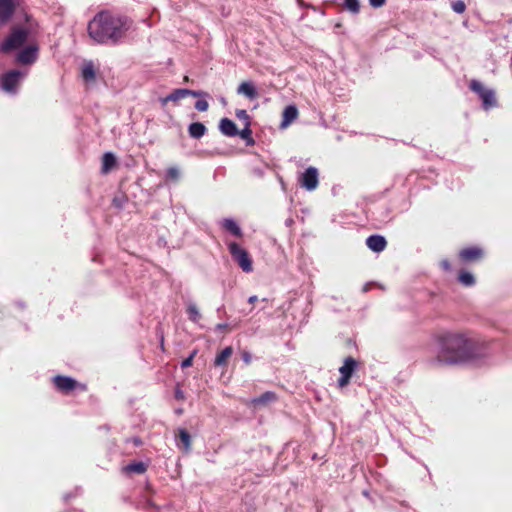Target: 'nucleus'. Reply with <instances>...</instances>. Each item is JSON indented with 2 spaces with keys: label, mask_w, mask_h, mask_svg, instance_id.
I'll list each match as a JSON object with an SVG mask.
<instances>
[{
  "label": "nucleus",
  "mask_w": 512,
  "mask_h": 512,
  "mask_svg": "<svg viewBox=\"0 0 512 512\" xmlns=\"http://www.w3.org/2000/svg\"><path fill=\"white\" fill-rule=\"evenodd\" d=\"M434 342L437 352L431 363L437 366L463 365L487 354L486 342L465 331H440L434 335Z\"/></svg>",
  "instance_id": "f257e3e1"
},
{
  "label": "nucleus",
  "mask_w": 512,
  "mask_h": 512,
  "mask_svg": "<svg viewBox=\"0 0 512 512\" xmlns=\"http://www.w3.org/2000/svg\"><path fill=\"white\" fill-rule=\"evenodd\" d=\"M131 23L126 16L113 14L106 10L101 11L88 23V35L99 44L108 42L115 44L126 35Z\"/></svg>",
  "instance_id": "f03ea898"
},
{
  "label": "nucleus",
  "mask_w": 512,
  "mask_h": 512,
  "mask_svg": "<svg viewBox=\"0 0 512 512\" xmlns=\"http://www.w3.org/2000/svg\"><path fill=\"white\" fill-rule=\"evenodd\" d=\"M28 38V30L26 28L14 26L10 34L0 44V51L9 53L13 50L20 48Z\"/></svg>",
  "instance_id": "7ed1b4c3"
},
{
  "label": "nucleus",
  "mask_w": 512,
  "mask_h": 512,
  "mask_svg": "<svg viewBox=\"0 0 512 512\" xmlns=\"http://www.w3.org/2000/svg\"><path fill=\"white\" fill-rule=\"evenodd\" d=\"M469 88L471 91L479 95L485 110H488L497 105L495 92L491 89H486L478 80H471L469 83Z\"/></svg>",
  "instance_id": "20e7f679"
},
{
  "label": "nucleus",
  "mask_w": 512,
  "mask_h": 512,
  "mask_svg": "<svg viewBox=\"0 0 512 512\" xmlns=\"http://www.w3.org/2000/svg\"><path fill=\"white\" fill-rule=\"evenodd\" d=\"M229 252L235 262L240 266L244 272H251L253 270L252 259L249 253L240 247L237 243L231 242L228 245Z\"/></svg>",
  "instance_id": "39448f33"
},
{
  "label": "nucleus",
  "mask_w": 512,
  "mask_h": 512,
  "mask_svg": "<svg viewBox=\"0 0 512 512\" xmlns=\"http://www.w3.org/2000/svg\"><path fill=\"white\" fill-rule=\"evenodd\" d=\"M23 74L19 70H10L0 75V88L10 94H15Z\"/></svg>",
  "instance_id": "423d86ee"
},
{
  "label": "nucleus",
  "mask_w": 512,
  "mask_h": 512,
  "mask_svg": "<svg viewBox=\"0 0 512 512\" xmlns=\"http://www.w3.org/2000/svg\"><path fill=\"white\" fill-rule=\"evenodd\" d=\"M53 383L55 387L62 393L68 394L75 389H80L81 391H86V384L78 383L71 377L57 375L53 378Z\"/></svg>",
  "instance_id": "0eeeda50"
},
{
  "label": "nucleus",
  "mask_w": 512,
  "mask_h": 512,
  "mask_svg": "<svg viewBox=\"0 0 512 512\" xmlns=\"http://www.w3.org/2000/svg\"><path fill=\"white\" fill-rule=\"evenodd\" d=\"M484 257L485 251L479 246H468L458 252V259L462 264L476 263Z\"/></svg>",
  "instance_id": "6e6552de"
},
{
  "label": "nucleus",
  "mask_w": 512,
  "mask_h": 512,
  "mask_svg": "<svg viewBox=\"0 0 512 512\" xmlns=\"http://www.w3.org/2000/svg\"><path fill=\"white\" fill-rule=\"evenodd\" d=\"M356 367L357 361L353 357H347L344 360V364L339 368L341 377L338 380V386L340 388H343L349 384Z\"/></svg>",
  "instance_id": "1a4fd4ad"
},
{
  "label": "nucleus",
  "mask_w": 512,
  "mask_h": 512,
  "mask_svg": "<svg viewBox=\"0 0 512 512\" xmlns=\"http://www.w3.org/2000/svg\"><path fill=\"white\" fill-rule=\"evenodd\" d=\"M300 185L308 191L318 187V170L315 167H308L299 179Z\"/></svg>",
  "instance_id": "9d476101"
},
{
  "label": "nucleus",
  "mask_w": 512,
  "mask_h": 512,
  "mask_svg": "<svg viewBox=\"0 0 512 512\" xmlns=\"http://www.w3.org/2000/svg\"><path fill=\"white\" fill-rule=\"evenodd\" d=\"M14 0H0V23L6 24L15 12Z\"/></svg>",
  "instance_id": "9b49d317"
},
{
  "label": "nucleus",
  "mask_w": 512,
  "mask_h": 512,
  "mask_svg": "<svg viewBox=\"0 0 512 512\" xmlns=\"http://www.w3.org/2000/svg\"><path fill=\"white\" fill-rule=\"evenodd\" d=\"M277 400L276 393L272 391H267L261 394L259 397L251 399L249 402H247L248 406L257 408L261 406H266L269 403L275 402Z\"/></svg>",
  "instance_id": "f8f14e48"
},
{
  "label": "nucleus",
  "mask_w": 512,
  "mask_h": 512,
  "mask_svg": "<svg viewBox=\"0 0 512 512\" xmlns=\"http://www.w3.org/2000/svg\"><path fill=\"white\" fill-rule=\"evenodd\" d=\"M367 247L373 252H382L387 246L386 239L381 235H371L366 239Z\"/></svg>",
  "instance_id": "ddd939ff"
},
{
  "label": "nucleus",
  "mask_w": 512,
  "mask_h": 512,
  "mask_svg": "<svg viewBox=\"0 0 512 512\" xmlns=\"http://www.w3.org/2000/svg\"><path fill=\"white\" fill-rule=\"evenodd\" d=\"M219 130L221 133L228 137L237 136L239 130L237 129L236 124L230 120L229 118H222L219 123Z\"/></svg>",
  "instance_id": "4468645a"
},
{
  "label": "nucleus",
  "mask_w": 512,
  "mask_h": 512,
  "mask_svg": "<svg viewBox=\"0 0 512 512\" xmlns=\"http://www.w3.org/2000/svg\"><path fill=\"white\" fill-rule=\"evenodd\" d=\"M36 52L35 47H26L18 53L17 61L21 64H31L36 60Z\"/></svg>",
  "instance_id": "2eb2a0df"
},
{
  "label": "nucleus",
  "mask_w": 512,
  "mask_h": 512,
  "mask_svg": "<svg viewBox=\"0 0 512 512\" xmlns=\"http://www.w3.org/2000/svg\"><path fill=\"white\" fill-rule=\"evenodd\" d=\"M232 354H233L232 346H227L222 351L217 353V355L214 359V366L226 368L228 366V361L231 358Z\"/></svg>",
  "instance_id": "dca6fc26"
},
{
  "label": "nucleus",
  "mask_w": 512,
  "mask_h": 512,
  "mask_svg": "<svg viewBox=\"0 0 512 512\" xmlns=\"http://www.w3.org/2000/svg\"><path fill=\"white\" fill-rule=\"evenodd\" d=\"M178 443L177 446L183 450L185 453L189 452L191 449L192 439L191 435L186 429H179L178 434Z\"/></svg>",
  "instance_id": "f3484780"
},
{
  "label": "nucleus",
  "mask_w": 512,
  "mask_h": 512,
  "mask_svg": "<svg viewBox=\"0 0 512 512\" xmlns=\"http://www.w3.org/2000/svg\"><path fill=\"white\" fill-rule=\"evenodd\" d=\"M298 117V109L294 105L287 106L282 114L281 127L289 126Z\"/></svg>",
  "instance_id": "a211bd4d"
},
{
  "label": "nucleus",
  "mask_w": 512,
  "mask_h": 512,
  "mask_svg": "<svg viewBox=\"0 0 512 512\" xmlns=\"http://www.w3.org/2000/svg\"><path fill=\"white\" fill-rule=\"evenodd\" d=\"M207 132L206 126L201 122H193L188 127V133L190 137L200 139Z\"/></svg>",
  "instance_id": "6ab92c4d"
},
{
  "label": "nucleus",
  "mask_w": 512,
  "mask_h": 512,
  "mask_svg": "<svg viewBox=\"0 0 512 512\" xmlns=\"http://www.w3.org/2000/svg\"><path fill=\"white\" fill-rule=\"evenodd\" d=\"M237 92L247 96L249 99H255L257 97V91L251 82H242Z\"/></svg>",
  "instance_id": "aec40b11"
},
{
  "label": "nucleus",
  "mask_w": 512,
  "mask_h": 512,
  "mask_svg": "<svg viewBox=\"0 0 512 512\" xmlns=\"http://www.w3.org/2000/svg\"><path fill=\"white\" fill-rule=\"evenodd\" d=\"M82 78L86 82H93L96 78L95 68L91 61L85 62L81 71Z\"/></svg>",
  "instance_id": "412c9836"
},
{
  "label": "nucleus",
  "mask_w": 512,
  "mask_h": 512,
  "mask_svg": "<svg viewBox=\"0 0 512 512\" xmlns=\"http://www.w3.org/2000/svg\"><path fill=\"white\" fill-rule=\"evenodd\" d=\"M457 280L461 285H463L465 287H471L476 283V280H475V277L473 276V274H471L470 272H468L466 270L459 271Z\"/></svg>",
  "instance_id": "4be33fe9"
},
{
  "label": "nucleus",
  "mask_w": 512,
  "mask_h": 512,
  "mask_svg": "<svg viewBox=\"0 0 512 512\" xmlns=\"http://www.w3.org/2000/svg\"><path fill=\"white\" fill-rule=\"evenodd\" d=\"M222 227L236 237H242V231L238 224L232 219H224Z\"/></svg>",
  "instance_id": "5701e85b"
},
{
  "label": "nucleus",
  "mask_w": 512,
  "mask_h": 512,
  "mask_svg": "<svg viewBox=\"0 0 512 512\" xmlns=\"http://www.w3.org/2000/svg\"><path fill=\"white\" fill-rule=\"evenodd\" d=\"M115 166H116L115 156L110 152L105 153L102 157V168H101L102 172L108 173Z\"/></svg>",
  "instance_id": "b1692460"
},
{
  "label": "nucleus",
  "mask_w": 512,
  "mask_h": 512,
  "mask_svg": "<svg viewBox=\"0 0 512 512\" xmlns=\"http://www.w3.org/2000/svg\"><path fill=\"white\" fill-rule=\"evenodd\" d=\"M238 135L246 141V144L248 146H253L255 144V141L252 137V130L250 128V121H247L245 124V127L239 131Z\"/></svg>",
  "instance_id": "393cba45"
},
{
  "label": "nucleus",
  "mask_w": 512,
  "mask_h": 512,
  "mask_svg": "<svg viewBox=\"0 0 512 512\" xmlns=\"http://www.w3.org/2000/svg\"><path fill=\"white\" fill-rule=\"evenodd\" d=\"M147 470V465L143 462H132L125 467V471L128 473L143 474Z\"/></svg>",
  "instance_id": "a878e982"
},
{
  "label": "nucleus",
  "mask_w": 512,
  "mask_h": 512,
  "mask_svg": "<svg viewBox=\"0 0 512 512\" xmlns=\"http://www.w3.org/2000/svg\"><path fill=\"white\" fill-rule=\"evenodd\" d=\"M187 314L191 321L197 322L201 318L198 308L195 304H189L187 307Z\"/></svg>",
  "instance_id": "bb28decb"
},
{
  "label": "nucleus",
  "mask_w": 512,
  "mask_h": 512,
  "mask_svg": "<svg viewBox=\"0 0 512 512\" xmlns=\"http://www.w3.org/2000/svg\"><path fill=\"white\" fill-rule=\"evenodd\" d=\"M185 97H187V89H175L168 95L171 102H176Z\"/></svg>",
  "instance_id": "cd10ccee"
},
{
  "label": "nucleus",
  "mask_w": 512,
  "mask_h": 512,
  "mask_svg": "<svg viewBox=\"0 0 512 512\" xmlns=\"http://www.w3.org/2000/svg\"><path fill=\"white\" fill-rule=\"evenodd\" d=\"M345 8L353 14H358L360 11V4L358 0H345Z\"/></svg>",
  "instance_id": "c85d7f7f"
},
{
  "label": "nucleus",
  "mask_w": 512,
  "mask_h": 512,
  "mask_svg": "<svg viewBox=\"0 0 512 512\" xmlns=\"http://www.w3.org/2000/svg\"><path fill=\"white\" fill-rule=\"evenodd\" d=\"M166 176L168 179L177 181L180 176V172L176 167H169L166 172Z\"/></svg>",
  "instance_id": "c756f323"
},
{
  "label": "nucleus",
  "mask_w": 512,
  "mask_h": 512,
  "mask_svg": "<svg viewBox=\"0 0 512 512\" xmlns=\"http://www.w3.org/2000/svg\"><path fill=\"white\" fill-rule=\"evenodd\" d=\"M452 9L456 12V13H464L465 10H466V5L464 3V1L462 0H457V1H454L452 3Z\"/></svg>",
  "instance_id": "7c9ffc66"
},
{
  "label": "nucleus",
  "mask_w": 512,
  "mask_h": 512,
  "mask_svg": "<svg viewBox=\"0 0 512 512\" xmlns=\"http://www.w3.org/2000/svg\"><path fill=\"white\" fill-rule=\"evenodd\" d=\"M195 108L200 112H205L208 110L209 104L206 100H198L195 103Z\"/></svg>",
  "instance_id": "2f4dec72"
},
{
  "label": "nucleus",
  "mask_w": 512,
  "mask_h": 512,
  "mask_svg": "<svg viewBox=\"0 0 512 512\" xmlns=\"http://www.w3.org/2000/svg\"><path fill=\"white\" fill-rule=\"evenodd\" d=\"M174 397L178 401H184L185 400V394L184 391L181 389L180 385L177 384L174 390Z\"/></svg>",
  "instance_id": "473e14b6"
},
{
  "label": "nucleus",
  "mask_w": 512,
  "mask_h": 512,
  "mask_svg": "<svg viewBox=\"0 0 512 512\" xmlns=\"http://www.w3.org/2000/svg\"><path fill=\"white\" fill-rule=\"evenodd\" d=\"M195 355H196V351H193L192 354L188 358H186L182 361L181 367L183 369H185V368L192 366L193 358L195 357Z\"/></svg>",
  "instance_id": "72a5a7b5"
},
{
  "label": "nucleus",
  "mask_w": 512,
  "mask_h": 512,
  "mask_svg": "<svg viewBox=\"0 0 512 512\" xmlns=\"http://www.w3.org/2000/svg\"><path fill=\"white\" fill-rule=\"evenodd\" d=\"M236 116L238 119L243 120L245 124L247 123V121H250V117L246 110H237Z\"/></svg>",
  "instance_id": "f704fd0d"
},
{
  "label": "nucleus",
  "mask_w": 512,
  "mask_h": 512,
  "mask_svg": "<svg viewBox=\"0 0 512 512\" xmlns=\"http://www.w3.org/2000/svg\"><path fill=\"white\" fill-rule=\"evenodd\" d=\"M439 266L442 270H444L445 272H450L452 270V266H451V263L448 259H442L440 262H439Z\"/></svg>",
  "instance_id": "c9c22d12"
},
{
  "label": "nucleus",
  "mask_w": 512,
  "mask_h": 512,
  "mask_svg": "<svg viewBox=\"0 0 512 512\" xmlns=\"http://www.w3.org/2000/svg\"><path fill=\"white\" fill-rule=\"evenodd\" d=\"M369 3L372 7L379 8L386 3V0H369Z\"/></svg>",
  "instance_id": "e433bc0d"
},
{
  "label": "nucleus",
  "mask_w": 512,
  "mask_h": 512,
  "mask_svg": "<svg viewBox=\"0 0 512 512\" xmlns=\"http://www.w3.org/2000/svg\"><path fill=\"white\" fill-rule=\"evenodd\" d=\"M242 359L245 362V364L249 365L252 361L251 354L248 351L242 352Z\"/></svg>",
  "instance_id": "4c0bfd02"
},
{
  "label": "nucleus",
  "mask_w": 512,
  "mask_h": 512,
  "mask_svg": "<svg viewBox=\"0 0 512 512\" xmlns=\"http://www.w3.org/2000/svg\"><path fill=\"white\" fill-rule=\"evenodd\" d=\"M202 95H206V94L202 91H194V90L187 89V96L200 97Z\"/></svg>",
  "instance_id": "58836bf2"
},
{
  "label": "nucleus",
  "mask_w": 512,
  "mask_h": 512,
  "mask_svg": "<svg viewBox=\"0 0 512 512\" xmlns=\"http://www.w3.org/2000/svg\"><path fill=\"white\" fill-rule=\"evenodd\" d=\"M216 329L217 330H229V327L225 323H220V324H217Z\"/></svg>",
  "instance_id": "ea45409f"
},
{
  "label": "nucleus",
  "mask_w": 512,
  "mask_h": 512,
  "mask_svg": "<svg viewBox=\"0 0 512 512\" xmlns=\"http://www.w3.org/2000/svg\"><path fill=\"white\" fill-rule=\"evenodd\" d=\"M160 102L162 106H165L168 102H170V99H168V95L166 97L160 98Z\"/></svg>",
  "instance_id": "a19ab883"
},
{
  "label": "nucleus",
  "mask_w": 512,
  "mask_h": 512,
  "mask_svg": "<svg viewBox=\"0 0 512 512\" xmlns=\"http://www.w3.org/2000/svg\"><path fill=\"white\" fill-rule=\"evenodd\" d=\"M257 300H258V297H257V296H255V295H253V296H250V297H249L248 302H249L250 304H254L255 302H257Z\"/></svg>",
  "instance_id": "79ce46f5"
},
{
  "label": "nucleus",
  "mask_w": 512,
  "mask_h": 512,
  "mask_svg": "<svg viewBox=\"0 0 512 512\" xmlns=\"http://www.w3.org/2000/svg\"><path fill=\"white\" fill-rule=\"evenodd\" d=\"M133 443H134L136 446H139V445H141V444H142V441H141V439H140V438H137V437H136V438H134V439H133Z\"/></svg>",
  "instance_id": "37998d69"
},
{
  "label": "nucleus",
  "mask_w": 512,
  "mask_h": 512,
  "mask_svg": "<svg viewBox=\"0 0 512 512\" xmlns=\"http://www.w3.org/2000/svg\"><path fill=\"white\" fill-rule=\"evenodd\" d=\"M113 203H114L116 206H120V205H119V201H117L116 199H113Z\"/></svg>",
  "instance_id": "c03bdc74"
},
{
  "label": "nucleus",
  "mask_w": 512,
  "mask_h": 512,
  "mask_svg": "<svg viewBox=\"0 0 512 512\" xmlns=\"http://www.w3.org/2000/svg\"><path fill=\"white\" fill-rule=\"evenodd\" d=\"M113 203H114L116 206H120V205H119V201H117L116 199H113Z\"/></svg>",
  "instance_id": "a18cd8bd"
},
{
  "label": "nucleus",
  "mask_w": 512,
  "mask_h": 512,
  "mask_svg": "<svg viewBox=\"0 0 512 512\" xmlns=\"http://www.w3.org/2000/svg\"><path fill=\"white\" fill-rule=\"evenodd\" d=\"M184 82H189V77L188 76H185L184 79H183Z\"/></svg>",
  "instance_id": "49530a36"
}]
</instances>
